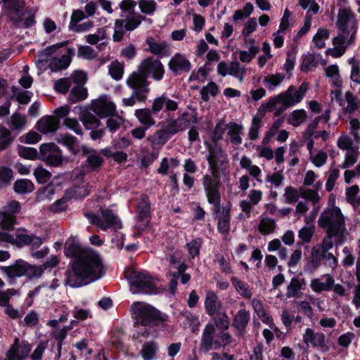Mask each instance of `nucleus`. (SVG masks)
Wrapping results in <instances>:
<instances>
[{
    "mask_svg": "<svg viewBox=\"0 0 360 360\" xmlns=\"http://www.w3.org/2000/svg\"><path fill=\"white\" fill-rule=\"evenodd\" d=\"M250 320V311H247L245 309H241L238 311L233 317L232 326L234 327L240 334L243 335L245 333Z\"/></svg>",
    "mask_w": 360,
    "mask_h": 360,
    "instance_id": "b1692460",
    "label": "nucleus"
},
{
    "mask_svg": "<svg viewBox=\"0 0 360 360\" xmlns=\"http://www.w3.org/2000/svg\"><path fill=\"white\" fill-rule=\"evenodd\" d=\"M151 219V205L148 196L142 194L137 209V220L141 222V230H146Z\"/></svg>",
    "mask_w": 360,
    "mask_h": 360,
    "instance_id": "4468645a",
    "label": "nucleus"
},
{
    "mask_svg": "<svg viewBox=\"0 0 360 360\" xmlns=\"http://www.w3.org/2000/svg\"><path fill=\"white\" fill-rule=\"evenodd\" d=\"M168 67L174 75H179L183 72H188L192 65L184 55L176 53L169 60Z\"/></svg>",
    "mask_w": 360,
    "mask_h": 360,
    "instance_id": "2eb2a0df",
    "label": "nucleus"
},
{
    "mask_svg": "<svg viewBox=\"0 0 360 360\" xmlns=\"http://www.w3.org/2000/svg\"><path fill=\"white\" fill-rule=\"evenodd\" d=\"M63 124L66 127L72 130L77 135L83 134L82 129L77 119L67 117L64 120Z\"/></svg>",
    "mask_w": 360,
    "mask_h": 360,
    "instance_id": "69168bd1",
    "label": "nucleus"
},
{
    "mask_svg": "<svg viewBox=\"0 0 360 360\" xmlns=\"http://www.w3.org/2000/svg\"><path fill=\"white\" fill-rule=\"evenodd\" d=\"M170 137L162 129L158 130L154 134L148 136L147 139L153 146H164Z\"/></svg>",
    "mask_w": 360,
    "mask_h": 360,
    "instance_id": "58836bf2",
    "label": "nucleus"
},
{
    "mask_svg": "<svg viewBox=\"0 0 360 360\" xmlns=\"http://www.w3.org/2000/svg\"><path fill=\"white\" fill-rule=\"evenodd\" d=\"M146 44L148 45V51L151 53L158 56L160 58L162 56H167L169 55V46L166 41H162L157 42L153 37H149L146 40Z\"/></svg>",
    "mask_w": 360,
    "mask_h": 360,
    "instance_id": "4be33fe9",
    "label": "nucleus"
},
{
    "mask_svg": "<svg viewBox=\"0 0 360 360\" xmlns=\"http://www.w3.org/2000/svg\"><path fill=\"white\" fill-rule=\"evenodd\" d=\"M285 202L288 204H292L297 202L300 197L299 190L295 188L289 186L285 188Z\"/></svg>",
    "mask_w": 360,
    "mask_h": 360,
    "instance_id": "6e6d98bb",
    "label": "nucleus"
},
{
    "mask_svg": "<svg viewBox=\"0 0 360 360\" xmlns=\"http://www.w3.org/2000/svg\"><path fill=\"white\" fill-rule=\"evenodd\" d=\"M139 70L148 79L152 75L155 81H160L165 74V68L160 59H154L153 56L144 59L139 66Z\"/></svg>",
    "mask_w": 360,
    "mask_h": 360,
    "instance_id": "f8f14e48",
    "label": "nucleus"
},
{
    "mask_svg": "<svg viewBox=\"0 0 360 360\" xmlns=\"http://www.w3.org/2000/svg\"><path fill=\"white\" fill-rule=\"evenodd\" d=\"M101 214L102 218L98 215L86 212L84 215L89 220L91 225L96 226L101 230L106 231L109 229L117 231L122 229L123 224L120 217L114 213L113 210L110 208H101Z\"/></svg>",
    "mask_w": 360,
    "mask_h": 360,
    "instance_id": "423d86ee",
    "label": "nucleus"
},
{
    "mask_svg": "<svg viewBox=\"0 0 360 360\" xmlns=\"http://www.w3.org/2000/svg\"><path fill=\"white\" fill-rule=\"evenodd\" d=\"M231 281L233 286L240 296L245 299H250L252 297V290L250 285L246 282L240 280L236 276H232Z\"/></svg>",
    "mask_w": 360,
    "mask_h": 360,
    "instance_id": "c756f323",
    "label": "nucleus"
},
{
    "mask_svg": "<svg viewBox=\"0 0 360 360\" xmlns=\"http://www.w3.org/2000/svg\"><path fill=\"white\" fill-rule=\"evenodd\" d=\"M214 317L215 326L221 330H226L229 327V318L226 312L216 313Z\"/></svg>",
    "mask_w": 360,
    "mask_h": 360,
    "instance_id": "8fccbe9b",
    "label": "nucleus"
},
{
    "mask_svg": "<svg viewBox=\"0 0 360 360\" xmlns=\"http://www.w3.org/2000/svg\"><path fill=\"white\" fill-rule=\"evenodd\" d=\"M146 18L140 14H137L136 16H131L127 19L124 27L127 31H133L138 27L142 20H146Z\"/></svg>",
    "mask_w": 360,
    "mask_h": 360,
    "instance_id": "603ef678",
    "label": "nucleus"
},
{
    "mask_svg": "<svg viewBox=\"0 0 360 360\" xmlns=\"http://www.w3.org/2000/svg\"><path fill=\"white\" fill-rule=\"evenodd\" d=\"M21 205L18 201L11 200L0 210V228L12 231L16 223V214L20 212Z\"/></svg>",
    "mask_w": 360,
    "mask_h": 360,
    "instance_id": "9d476101",
    "label": "nucleus"
},
{
    "mask_svg": "<svg viewBox=\"0 0 360 360\" xmlns=\"http://www.w3.org/2000/svg\"><path fill=\"white\" fill-rule=\"evenodd\" d=\"M141 11L146 15H153L157 9V4L154 0H139Z\"/></svg>",
    "mask_w": 360,
    "mask_h": 360,
    "instance_id": "09e8293b",
    "label": "nucleus"
},
{
    "mask_svg": "<svg viewBox=\"0 0 360 360\" xmlns=\"http://www.w3.org/2000/svg\"><path fill=\"white\" fill-rule=\"evenodd\" d=\"M71 63V58L67 55H63L60 58H53L49 67L52 72H58L68 68Z\"/></svg>",
    "mask_w": 360,
    "mask_h": 360,
    "instance_id": "c9c22d12",
    "label": "nucleus"
},
{
    "mask_svg": "<svg viewBox=\"0 0 360 360\" xmlns=\"http://www.w3.org/2000/svg\"><path fill=\"white\" fill-rule=\"evenodd\" d=\"M215 332V326L212 323L206 324L200 342V352L206 354L210 350H216L221 347V342L217 339Z\"/></svg>",
    "mask_w": 360,
    "mask_h": 360,
    "instance_id": "9b49d317",
    "label": "nucleus"
},
{
    "mask_svg": "<svg viewBox=\"0 0 360 360\" xmlns=\"http://www.w3.org/2000/svg\"><path fill=\"white\" fill-rule=\"evenodd\" d=\"M56 140L58 143L65 147L68 151L74 155H77L80 152L78 139L69 133L58 134Z\"/></svg>",
    "mask_w": 360,
    "mask_h": 360,
    "instance_id": "a211bd4d",
    "label": "nucleus"
},
{
    "mask_svg": "<svg viewBox=\"0 0 360 360\" xmlns=\"http://www.w3.org/2000/svg\"><path fill=\"white\" fill-rule=\"evenodd\" d=\"M321 261L320 245H314L311 249L309 259L304 266V271L309 274H313L321 266Z\"/></svg>",
    "mask_w": 360,
    "mask_h": 360,
    "instance_id": "412c9836",
    "label": "nucleus"
},
{
    "mask_svg": "<svg viewBox=\"0 0 360 360\" xmlns=\"http://www.w3.org/2000/svg\"><path fill=\"white\" fill-rule=\"evenodd\" d=\"M39 160L50 167L62 165L64 158L61 149L53 142L44 143L39 146Z\"/></svg>",
    "mask_w": 360,
    "mask_h": 360,
    "instance_id": "1a4fd4ad",
    "label": "nucleus"
},
{
    "mask_svg": "<svg viewBox=\"0 0 360 360\" xmlns=\"http://www.w3.org/2000/svg\"><path fill=\"white\" fill-rule=\"evenodd\" d=\"M202 245V239L201 238L193 239L186 244L190 258L194 259L196 256L199 255Z\"/></svg>",
    "mask_w": 360,
    "mask_h": 360,
    "instance_id": "de8ad7c7",
    "label": "nucleus"
},
{
    "mask_svg": "<svg viewBox=\"0 0 360 360\" xmlns=\"http://www.w3.org/2000/svg\"><path fill=\"white\" fill-rule=\"evenodd\" d=\"M64 254L72 259L65 273V285L80 288L100 279L105 274L102 259L93 249L82 248L75 241L66 242Z\"/></svg>",
    "mask_w": 360,
    "mask_h": 360,
    "instance_id": "f257e3e1",
    "label": "nucleus"
},
{
    "mask_svg": "<svg viewBox=\"0 0 360 360\" xmlns=\"http://www.w3.org/2000/svg\"><path fill=\"white\" fill-rule=\"evenodd\" d=\"M229 130L228 134L230 136V141L231 143L239 146L242 143V138L240 134L243 132V127L241 124H239L234 122H230L227 124Z\"/></svg>",
    "mask_w": 360,
    "mask_h": 360,
    "instance_id": "2f4dec72",
    "label": "nucleus"
},
{
    "mask_svg": "<svg viewBox=\"0 0 360 360\" xmlns=\"http://www.w3.org/2000/svg\"><path fill=\"white\" fill-rule=\"evenodd\" d=\"M153 114L149 108H141L135 110V116L139 122L148 129L155 124V120L152 116Z\"/></svg>",
    "mask_w": 360,
    "mask_h": 360,
    "instance_id": "cd10ccee",
    "label": "nucleus"
},
{
    "mask_svg": "<svg viewBox=\"0 0 360 360\" xmlns=\"http://www.w3.org/2000/svg\"><path fill=\"white\" fill-rule=\"evenodd\" d=\"M303 341L306 344L310 343L314 347H320L324 352L329 350L326 345V337L323 333H315L313 329L307 328L303 335Z\"/></svg>",
    "mask_w": 360,
    "mask_h": 360,
    "instance_id": "dca6fc26",
    "label": "nucleus"
},
{
    "mask_svg": "<svg viewBox=\"0 0 360 360\" xmlns=\"http://www.w3.org/2000/svg\"><path fill=\"white\" fill-rule=\"evenodd\" d=\"M27 262L22 259H17L15 263L10 266H1V269L6 275L8 279H13L16 277L24 276L27 274Z\"/></svg>",
    "mask_w": 360,
    "mask_h": 360,
    "instance_id": "aec40b11",
    "label": "nucleus"
},
{
    "mask_svg": "<svg viewBox=\"0 0 360 360\" xmlns=\"http://www.w3.org/2000/svg\"><path fill=\"white\" fill-rule=\"evenodd\" d=\"M217 231L219 233L227 235L230 231L231 226V206H225L222 207L221 213L217 217Z\"/></svg>",
    "mask_w": 360,
    "mask_h": 360,
    "instance_id": "5701e85b",
    "label": "nucleus"
},
{
    "mask_svg": "<svg viewBox=\"0 0 360 360\" xmlns=\"http://www.w3.org/2000/svg\"><path fill=\"white\" fill-rule=\"evenodd\" d=\"M17 150L18 155L22 158L31 160H39V151L34 148L18 145Z\"/></svg>",
    "mask_w": 360,
    "mask_h": 360,
    "instance_id": "4c0bfd02",
    "label": "nucleus"
},
{
    "mask_svg": "<svg viewBox=\"0 0 360 360\" xmlns=\"http://www.w3.org/2000/svg\"><path fill=\"white\" fill-rule=\"evenodd\" d=\"M41 135L34 131H28L25 136H21L20 140L27 144H35L41 140Z\"/></svg>",
    "mask_w": 360,
    "mask_h": 360,
    "instance_id": "0e129e2a",
    "label": "nucleus"
},
{
    "mask_svg": "<svg viewBox=\"0 0 360 360\" xmlns=\"http://www.w3.org/2000/svg\"><path fill=\"white\" fill-rule=\"evenodd\" d=\"M212 155H213V152L210 151V155H207L206 158L212 175L206 174L201 179L207 201L221 197L219 171L225 169L229 163V161L212 160Z\"/></svg>",
    "mask_w": 360,
    "mask_h": 360,
    "instance_id": "7ed1b4c3",
    "label": "nucleus"
},
{
    "mask_svg": "<svg viewBox=\"0 0 360 360\" xmlns=\"http://www.w3.org/2000/svg\"><path fill=\"white\" fill-rule=\"evenodd\" d=\"M34 175L39 184L46 183L51 178V173L43 168L41 166H38L34 172Z\"/></svg>",
    "mask_w": 360,
    "mask_h": 360,
    "instance_id": "864d4df0",
    "label": "nucleus"
},
{
    "mask_svg": "<svg viewBox=\"0 0 360 360\" xmlns=\"http://www.w3.org/2000/svg\"><path fill=\"white\" fill-rule=\"evenodd\" d=\"M26 124L25 117H22L20 113L15 112L11 117V124L13 129H20Z\"/></svg>",
    "mask_w": 360,
    "mask_h": 360,
    "instance_id": "338daca9",
    "label": "nucleus"
},
{
    "mask_svg": "<svg viewBox=\"0 0 360 360\" xmlns=\"http://www.w3.org/2000/svg\"><path fill=\"white\" fill-rule=\"evenodd\" d=\"M319 227L327 229L326 233L342 234L345 227V218L339 207L333 205L321 213L318 220Z\"/></svg>",
    "mask_w": 360,
    "mask_h": 360,
    "instance_id": "39448f33",
    "label": "nucleus"
},
{
    "mask_svg": "<svg viewBox=\"0 0 360 360\" xmlns=\"http://www.w3.org/2000/svg\"><path fill=\"white\" fill-rule=\"evenodd\" d=\"M13 141L11 131L7 129H0V150H5Z\"/></svg>",
    "mask_w": 360,
    "mask_h": 360,
    "instance_id": "4d7b16f0",
    "label": "nucleus"
},
{
    "mask_svg": "<svg viewBox=\"0 0 360 360\" xmlns=\"http://www.w3.org/2000/svg\"><path fill=\"white\" fill-rule=\"evenodd\" d=\"M13 179V170L7 166L0 167V186L7 187L11 184Z\"/></svg>",
    "mask_w": 360,
    "mask_h": 360,
    "instance_id": "37998d69",
    "label": "nucleus"
},
{
    "mask_svg": "<svg viewBox=\"0 0 360 360\" xmlns=\"http://www.w3.org/2000/svg\"><path fill=\"white\" fill-rule=\"evenodd\" d=\"M263 125V122L257 119H252V124L249 129V139L252 141L257 140L259 138V129Z\"/></svg>",
    "mask_w": 360,
    "mask_h": 360,
    "instance_id": "680f3d73",
    "label": "nucleus"
},
{
    "mask_svg": "<svg viewBox=\"0 0 360 360\" xmlns=\"http://www.w3.org/2000/svg\"><path fill=\"white\" fill-rule=\"evenodd\" d=\"M103 162V158L97 154L89 155L86 160V166L89 169L90 172L98 171L101 169Z\"/></svg>",
    "mask_w": 360,
    "mask_h": 360,
    "instance_id": "c03bdc74",
    "label": "nucleus"
},
{
    "mask_svg": "<svg viewBox=\"0 0 360 360\" xmlns=\"http://www.w3.org/2000/svg\"><path fill=\"white\" fill-rule=\"evenodd\" d=\"M87 88L81 85L75 86L70 90L68 95V102L71 104L84 101L88 97Z\"/></svg>",
    "mask_w": 360,
    "mask_h": 360,
    "instance_id": "c85d7f7f",
    "label": "nucleus"
},
{
    "mask_svg": "<svg viewBox=\"0 0 360 360\" xmlns=\"http://www.w3.org/2000/svg\"><path fill=\"white\" fill-rule=\"evenodd\" d=\"M60 120L53 115H44L36 123L35 128L39 132L46 134L56 131L60 126Z\"/></svg>",
    "mask_w": 360,
    "mask_h": 360,
    "instance_id": "f3484780",
    "label": "nucleus"
},
{
    "mask_svg": "<svg viewBox=\"0 0 360 360\" xmlns=\"http://www.w3.org/2000/svg\"><path fill=\"white\" fill-rule=\"evenodd\" d=\"M26 266L27 274L25 276H27L31 279L39 278L44 272V268H43L42 265L35 266L27 262Z\"/></svg>",
    "mask_w": 360,
    "mask_h": 360,
    "instance_id": "052dcab7",
    "label": "nucleus"
},
{
    "mask_svg": "<svg viewBox=\"0 0 360 360\" xmlns=\"http://www.w3.org/2000/svg\"><path fill=\"white\" fill-rule=\"evenodd\" d=\"M276 224L274 219L270 217L263 218L259 224V231L263 236L268 235L274 231Z\"/></svg>",
    "mask_w": 360,
    "mask_h": 360,
    "instance_id": "a19ab883",
    "label": "nucleus"
},
{
    "mask_svg": "<svg viewBox=\"0 0 360 360\" xmlns=\"http://www.w3.org/2000/svg\"><path fill=\"white\" fill-rule=\"evenodd\" d=\"M302 289V283L300 281L293 277L291 278L290 284L287 286L286 296L288 298L295 297L300 298L302 295V292L300 290Z\"/></svg>",
    "mask_w": 360,
    "mask_h": 360,
    "instance_id": "f704fd0d",
    "label": "nucleus"
},
{
    "mask_svg": "<svg viewBox=\"0 0 360 360\" xmlns=\"http://www.w3.org/2000/svg\"><path fill=\"white\" fill-rule=\"evenodd\" d=\"M285 76L281 73L268 75L264 77V83L266 88L272 91L275 86H278L284 79Z\"/></svg>",
    "mask_w": 360,
    "mask_h": 360,
    "instance_id": "a18cd8bd",
    "label": "nucleus"
},
{
    "mask_svg": "<svg viewBox=\"0 0 360 360\" xmlns=\"http://www.w3.org/2000/svg\"><path fill=\"white\" fill-rule=\"evenodd\" d=\"M354 18V14L349 8L339 10L337 25H348L349 20Z\"/></svg>",
    "mask_w": 360,
    "mask_h": 360,
    "instance_id": "13d9d810",
    "label": "nucleus"
},
{
    "mask_svg": "<svg viewBox=\"0 0 360 360\" xmlns=\"http://www.w3.org/2000/svg\"><path fill=\"white\" fill-rule=\"evenodd\" d=\"M92 110L100 118H105L115 113L116 106L112 102L99 101L93 105Z\"/></svg>",
    "mask_w": 360,
    "mask_h": 360,
    "instance_id": "a878e982",
    "label": "nucleus"
},
{
    "mask_svg": "<svg viewBox=\"0 0 360 360\" xmlns=\"http://www.w3.org/2000/svg\"><path fill=\"white\" fill-rule=\"evenodd\" d=\"M68 41H62L60 43H57L56 44L49 46L44 50L39 52V57L41 58V59L39 60V62H46L48 60V58L51 57L53 53L56 51V50L59 48L63 47L68 44Z\"/></svg>",
    "mask_w": 360,
    "mask_h": 360,
    "instance_id": "ea45409f",
    "label": "nucleus"
},
{
    "mask_svg": "<svg viewBox=\"0 0 360 360\" xmlns=\"http://www.w3.org/2000/svg\"><path fill=\"white\" fill-rule=\"evenodd\" d=\"M34 189V184L31 180L27 179H17L13 184V190L17 194L30 193Z\"/></svg>",
    "mask_w": 360,
    "mask_h": 360,
    "instance_id": "473e14b6",
    "label": "nucleus"
},
{
    "mask_svg": "<svg viewBox=\"0 0 360 360\" xmlns=\"http://www.w3.org/2000/svg\"><path fill=\"white\" fill-rule=\"evenodd\" d=\"M218 300V296L214 291L209 290L207 292L204 304L206 313L209 316H213L216 314Z\"/></svg>",
    "mask_w": 360,
    "mask_h": 360,
    "instance_id": "72a5a7b5",
    "label": "nucleus"
},
{
    "mask_svg": "<svg viewBox=\"0 0 360 360\" xmlns=\"http://www.w3.org/2000/svg\"><path fill=\"white\" fill-rule=\"evenodd\" d=\"M169 137L177 134L181 129V125L176 120H172L167 125L162 128Z\"/></svg>",
    "mask_w": 360,
    "mask_h": 360,
    "instance_id": "774afa93",
    "label": "nucleus"
},
{
    "mask_svg": "<svg viewBox=\"0 0 360 360\" xmlns=\"http://www.w3.org/2000/svg\"><path fill=\"white\" fill-rule=\"evenodd\" d=\"M309 84L307 82H304L299 86L298 89L292 95V92L295 91V87L292 85L290 86L288 89L282 92L281 94H285L284 99L288 103H291L290 106H292L295 103H300L302 101L306 93L308 90Z\"/></svg>",
    "mask_w": 360,
    "mask_h": 360,
    "instance_id": "6ab92c4d",
    "label": "nucleus"
},
{
    "mask_svg": "<svg viewBox=\"0 0 360 360\" xmlns=\"http://www.w3.org/2000/svg\"><path fill=\"white\" fill-rule=\"evenodd\" d=\"M224 120L221 119L216 124L211 134V140L213 145L210 144L208 141H205L208 155H210V151H212L213 155L211 157L212 160L217 162L229 161L226 154L224 151L221 146L219 143V141L223 139V135L226 131V128L224 127Z\"/></svg>",
    "mask_w": 360,
    "mask_h": 360,
    "instance_id": "0eeeda50",
    "label": "nucleus"
},
{
    "mask_svg": "<svg viewBox=\"0 0 360 360\" xmlns=\"http://www.w3.org/2000/svg\"><path fill=\"white\" fill-rule=\"evenodd\" d=\"M159 351V346L154 340L146 342L141 349V355L143 360H154Z\"/></svg>",
    "mask_w": 360,
    "mask_h": 360,
    "instance_id": "bb28decb",
    "label": "nucleus"
},
{
    "mask_svg": "<svg viewBox=\"0 0 360 360\" xmlns=\"http://www.w3.org/2000/svg\"><path fill=\"white\" fill-rule=\"evenodd\" d=\"M307 117V112L304 109L295 110L291 112L290 124L294 127H298L302 122L306 120Z\"/></svg>",
    "mask_w": 360,
    "mask_h": 360,
    "instance_id": "3c124183",
    "label": "nucleus"
},
{
    "mask_svg": "<svg viewBox=\"0 0 360 360\" xmlns=\"http://www.w3.org/2000/svg\"><path fill=\"white\" fill-rule=\"evenodd\" d=\"M134 321L132 339L139 343L157 333V330H164L169 322L168 314L154 306L142 302H135L131 306Z\"/></svg>",
    "mask_w": 360,
    "mask_h": 360,
    "instance_id": "f03ea898",
    "label": "nucleus"
},
{
    "mask_svg": "<svg viewBox=\"0 0 360 360\" xmlns=\"http://www.w3.org/2000/svg\"><path fill=\"white\" fill-rule=\"evenodd\" d=\"M218 93L219 86L212 81L208 82L207 84L204 86L200 91V98L204 102L209 101L210 95L214 97L218 94Z\"/></svg>",
    "mask_w": 360,
    "mask_h": 360,
    "instance_id": "e433bc0d",
    "label": "nucleus"
},
{
    "mask_svg": "<svg viewBox=\"0 0 360 360\" xmlns=\"http://www.w3.org/2000/svg\"><path fill=\"white\" fill-rule=\"evenodd\" d=\"M126 83L133 90V94L135 95L138 101H146V94L150 91V82L139 69L138 71H134L129 75Z\"/></svg>",
    "mask_w": 360,
    "mask_h": 360,
    "instance_id": "6e6552de",
    "label": "nucleus"
},
{
    "mask_svg": "<svg viewBox=\"0 0 360 360\" xmlns=\"http://www.w3.org/2000/svg\"><path fill=\"white\" fill-rule=\"evenodd\" d=\"M71 79L76 86H84L88 79L87 74L83 70H75L71 75Z\"/></svg>",
    "mask_w": 360,
    "mask_h": 360,
    "instance_id": "e2e57ef3",
    "label": "nucleus"
},
{
    "mask_svg": "<svg viewBox=\"0 0 360 360\" xmlns=\"http://www.w3.org/2000/svg\"><path fill=\"white\" fill-rule=\"evenodd\" d=\"M25 6V0H11L6 4V11L8 15L11 13L15 14V17L11 18L13 21L22 22L24 15L23 9Z\"/></svg>",
    "mask_w": 360,
    "mask_h": 360,
    "instance_id": "393cba45",
    "label": "nucleus"
},
{
    "mask_svg": "<svg viewBox=\"0 0 360 360\" xmlns=\"http://www.w3.org/2000/svg\"><path fill=\"white\" fill-rule=\"evenodd\" d=\"M48 340L40 341L35 349L30 355V360H41L43 355L48 347Z\"/></svg>",
    "mask_w": 360,
    "mask_h": 360,
    "instance_id": "5fc2aeb1",
    "label": "nucleus"
},
{
    "mask_svg": "<svg viewBox=\"0 0 360 360\" xmlns=\"http://www.w3.org/2000/svg\"><path fill=\"white\" fill-rule=\"evenodd\" d=\"M51 335L56 340L57 345V354L56 355V358L60 359L61 356V351L64 344V340L67 338L68 334L64 331V330L60 329L52 331Z\"/></svg>",
    "mask_w": 360,
    "mask_h": 360,
    "instance_id": "79ce46f5",
    "label": "nucleus"
},
{
    "mask_svg": "<svg viewBox=\"0 0 360 360\" xmlns=\"http://www.w3.org/2000/svg\"><path fill=\"white\" fill-rule=\"evenodd\" d=\"M334 285V278L328 275L326 282L323 283L319 278H314L311 281L310 287L312 290L316 293H321L322 291H330Z\"/></svg>",
    "mask_w": 360,
    "mask_h": 360,
    "instance_id": "7c9ffc66",
    "label": "nucleus"
},
{
    "mask_svg": "<svg viewBox=\"0 0 360 360\" xmlns=\"http://www.w3.org/2000/svg\"><path fill=\"white\" fill-rule=\"evenodd\" d=\"M299 192L302 198L311 201L314 205L320 200L319 195L316 190L300 187Z\"/></svg>",
    "mask_w": 360,
    "mask_h": 360,
    "instance_id": "49530a36",
    "label": "nucleus"
},
{
    "mask_svg": "<svg viewBox=\"0 0 360 360\" xmlns=\"http://www.w3.org/2000/svg\"><path fill=\"white\" fill-rule=\"evenodd\" d=\"M124 275L130 284L132 293L148 295L158 293L154 279L148 274L129 269L124 271Z\"/></svg>",
    "mask_w": 360,
    "mask_h": 360,
    "instance_id": "20e7f679",
    "label": "nucleus"
},
{
    "mask_svg": "<svg viewBox=\"0 0 360 360\" xmlns=\"http://www.w3.org/2000/svg\"><path fill=\"white\" fill-rule=\"evenodd\" d=\"M71 83L68 78H60L55 82V90L62 94H66L70 88Z\"/></svg>",
    "mask_w": 360,
    "mask_h": 360,
    "instance_id": "bf43d9fd",
    "label": "nucleus"
},
{
    "mask_svg": "<svg viewBox=\"0 0 360 360\" xmlns=\"http://www.w3.org/2000/svg\"><path fill=\"white\" fill-rule=\"evenodd\" d=\"M31 350L32 345L28 341L22 340L20 342L19 338H15L6 352L5 360H25Z\"/></svg>",
    "mask_w": 360,
    "mask_h": 360,
    "instance_id": "ddd939ff",
    "label": "nucleus"
}]
</instances>
